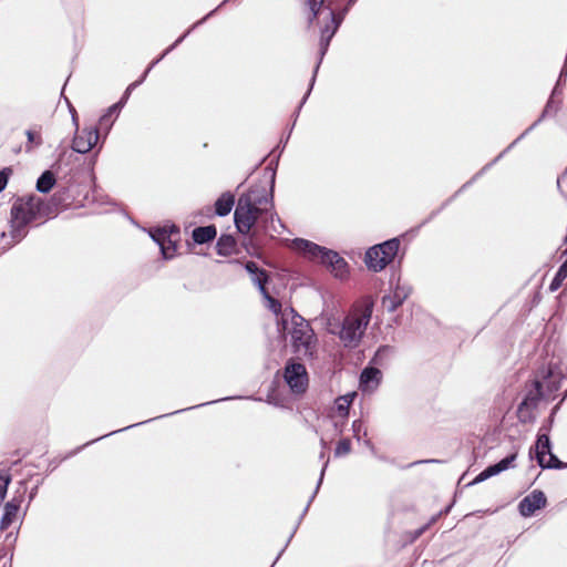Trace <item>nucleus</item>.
<instances>
[{"instance_id": "f257e3e1", "label": "nucleus", "mask_w": 567, "mask_h": 567, "mask_svg": "<svg viewBox=\"0 0 567 567\" xmlns=\"http://www.w3.org/2000/svg\"><path fill=\"white\" fill-rule=\"evenodd\" d=\"M373 306L370 297L362 298L352 306L342 321L329 319L328 332L337 336L344 348H358L371 320Z\"/></svg>"}, {"instance_id": "f03ea898", "label": "nucleus", "mask_w": 567, "mask_h": 567, "mask_svg": "<svg viewBox=\"0 0 567 567\" xmlns=\"http://www.w3.org/2000/svg\"><path fill=\"white\" fill-rule=\"evenodd\" d=\"M286 247L291 248L309 260H320L340 280L346 279L349 275L348 262L334 250L302 238H295L292 240L286 238Z\"/></svg>"}, {"instance_id": "7ed1b4c3", "label": "nucleus", "mask_w": 567, "mask_h": 567, "mask_svg": "<svg viewBox=\"0 0 567 567\" xmlns=\"http://www.w3.org/2000/svg\"><path fill=\"white\" fill-rule=\"evenodd\" d=\"M288 315H290L291 324L289 330L291 353L298 360L313 359L318 349V339L312 327L293 308H286V317ZM287 321L288 318H286Z\"/></svg>"}, {"instance_id": "20e7f679", "label": "nucleus", "mask_w": 567, "mask_h": 567, "mask_svg": "<svg viewBox=\"0 0 567 567\" xmlns=\"http://www.w3.org/2000/svg\"><path fill=\"white\" fill-rule=\"evenodd\" d=\"M309 9L311 11V17L309 18L310 22L313 19L318 21L320 27V42H319V54L320 59L315 69V74L318 71L319 64L328 51L329 44L337 30L339 29L348 8L343 10V12L337 16L328 6H324V0H307Z\"/></svg>"}, {"instance_id": "39448f33", "label": "nucleus", "mask_w": 567, "mask_h": 567, "mask_svg": "<svg viewBox=\"0 0 567 567\" xmlns=\"http://www.w3.org/2000/svg\"><path fill=\"white\" fill-rule=\"evenodd\" d=\"M399 247V239L393 238L369 248L364 258L367 267L375 272L383 270L393 260Z\"/></svg>"}, {"instance_id": "423d86ee", "label": "nucleus", "mask_w": 567, "mask_h": 567, "mask_svg": "<svg viewBox=\"0 0 567 567\" xmlns=\"http://www.w3.org/2000/svg\"><path fill=\"white\" fill-rule=\"evenodd\" d=\"M260 214V208L252 202L250 195L241 196L235 210V223L238 230L247 234Z\"/></svg>"}, {"instance_id": "0eeeda50", "label": "nucleus", "mask_w": 567, "mask_h": 567, "mask_svg": "<svg viewBox=\"0 0 567 567\" xmlns=\"http://www.w3.org/2000/svg\"><path fill=\"white\" fill-rule=\"evenodd\" d=\"M286 385L292 394L300 396L306 393L309 386V375L302 363L290 360L286 363Z\"/></svg>"}, {"instance_id": "6e6552de", "label": "nucleus", "mask_w": 567, "mask_h": 567, "mask_svg": "<svg viewBox=\"0 0 567 567\" xmlns=\"http://www.w3.org/2000/svg\"><path fill=\"white\" fill-rule=\"evenodd\" d=\"M535 454L537 463L542 468H564L567 466V464H564L551 453L550 441L546 434L538 435L535 444Z\"/></svg>"}, {"instance_id": "1a4fd4ad", "label": "nucleus", "mask_w": 567, "mask_h": 567, "mask_svg": "<svg viewBox=\"0 0 567 567\" xmlns=\"http://www.w3.org/2000/svg\"><path fill=\"white\" fill-rule=\"evenodd\" d=\"M561 373L556 368L549 365L542 371V379L535 381V386L540 396L549 395L560 388Z\"/></svg>"}, {"instance_id": "9d476101", "label": "nucleus", "mask_w": 567, "mask_h": 567, "mask_svg": "<svg viewBox=\"0 0 567 567\" xmlns=\"http://www.w3.org/2000/svg\"><path fill=\"white\" fill-rule=\"evenodd\" d=\"M246 269L252 276V281L258 285L259 289L264 293L266 300L268 301V307L276 313L280 311L281 305L277 300H275L266 290L267 276L264 271H260L257 265L252 261L246 264Z\"/></svg>"}, {"instance_id": "9b49d317", "label": "nucleus", "mask_w": 567, "mask_h": 567, "mask_svg": "<svg viewBox=\"0 0 567 567\" xmlns=\"http://www.w3.org/2000/svg\"><path fill=\"white\" fill-rule=\"evenodd\" d=\"M546 496L542 491L535 489L524 497L518 504V511L522 516L530 517L537 509L546 506Z\"/></svg>"}, {"instance_id": "f8f14e48", "label": "nucleus", "mask_w": 567, "mask_h": 567, "mask_svg": "<svg viewBox=\"0 0 567 567\" xmlns=\"http://www.w3.org/2000/svg\"><path fill=\"white\" fill-rule=\"evenodd\" d=\"M35 209L37 207L32 202L16 204L11 210L13 225L16 227H22L32 221L35 217Z\"/></svg>"}, {"instance_id": "ddd939ff", "label": "nucleus", "mask_w": 567, "mask_h": 567, "mask_svg": "<svg viewBox=\"0 0 567 567\" xmlns=\"http://www.w3.org/2000/svg\"><path fill=\"white\" fill-rule=\"evenodd\" d=\"M517 457V452L512 453L511 455L506 456L502 461H499L496 464L487 466L483 472H481L471 483V485L478 484L481 482H484L485 480L495 476L509 467H513L514 462Z\"/></svg>"}, {"instance_id": "4468645a", "label": "nucleus", "mask_w": 567, "mask_h": 567, "mask_svg": "<svg viewBox=\"0 0 567 567\" xmlns=\"http://www.w3.org/2000/svg\"><path fill=\"white\" fill-rule=\"evenodd\" d=\"M382 372L378 368L367 367L360 374V390L367 393H373L380 385Z\"/></svg>"}, {"instance_id": "2eb2a0df", "label": "nucleus", "mask_w": 567, "mask_h": 567, "mask_svg": "<svg viewBox=\"0 0 567 567\" xmlns=\"http://www.w3.org/2000/svg\"><path fill=\"white\" fill-rule=\"evenodd\" d=\"M99 140V133L95 130H82L78 132L73 140V150L78 153H87L96 144Z\"/></svg>"}, {"instance_id": "dca6fc26", "label": "nucleus", "mask_w": 567, "mask_h": 567, "mask_svg": "<svg viewBox=\"0 0 567 567\" xmlns=\"http://www.w3.org/2000/svg\"><path fill=\"white\" fill-rule=\"evenodd\" d=\"M410 292L411 289L409 287L396 285L391 295L382 298V305L388 311L393 312L403 303Z\"/></svg>"}, {"instance_id": "f3484780", "label": "nucleus", "mask_w": 567, "mask_h": 567, "mask_svg": "<svg viewBox=\"0 0 567 567\" xmlns=\"http://www.w3.org/2000/svg\"><path fill=\"white\" fill-rule=\"evenodd\" d=\"M235 199L229 193L223 194L215 203V212L219 216H225L233 209Z\"/></svg>"}, {"instance_id": "a211bd4d", "label": "nucleus", "mask_w": 567, "mask_h": 567, "mask_svg": "<svg viewBox=\"0 0 567 567\" xmlns=\"http://www.w3.org/2000/svg\"><path fill=\"white\" fill-rule=\"evenodd\" d=\"M214 226L198 227L193 230V239L198 244L207 243L216 237Z\"/></svg>"}, {"instance_id": "6ab92c4d", "label": "nucleus", "mask_w": 567, "mask_h": 567, "mask_svg": "<svg viewBox=\"0 0 567 567\" xmlns=\"http://www.w3.org/2000/svg\"><path fill=\"white\" fill-rule=\"evenodd\" d=\"M557 109L558 106H555L554 105V100L553 97L547 102L546 104V107L542 114V116L535 122L533 123L517 140H515L509 146L508 148H511L513 145H515L520 138H523L526 134H528L532 130H534L538 123L545 117L547 116L548 114H554L557 112Z\"/></svg>"}, {"instance_id": "aec40b11", "label": "nucleus", "mask_w": 567, "mask_h": 567, "mask_svg": "<svg viewBox=\"0 0 567 567\" xmlns=\"http://www.w3.org/2000/svg\"><path fill=\"white\" fill-rule=\"evenodd\" d=\"M19 507L12 503L4 506V513L1 518V529H7L17 518Z\"/></svg>"}, {"instance_id": "412c9836", "label": "nucleus", "mask_w": 567, "mask_h": 567, "mask_svg": "<svg viewBox=\"0 0 567 567\" xmlns=\"http://www.w3.org/2000/svg\"><path fill=\"white\" fill-rule=\"evenodd\" d=\"M54 184H55L54 175L50 171H47L38 179L37 188L41 193H48L52 189Z\"/></svg>"}, {"instance_id": "4be33fe9", "label": "nucleus", "mask_w": 567, "mask_h": 567, "mask_svg": "<svg viewBox=\"0 0 567 567\" xmlns=\"http://www.w3.org/2000/svg\"><path fill=\"white\" fill-rule=\"evenodd\" d=\"M566 277H567V262H563L549 285V290L556 291L557 289H559L563 281L566 279Z\"/></svg>"}, {"instance_id": "5701e85b", "label": "nucleus", "mask_w": 567, "mask_h": 567, "mask_svg": "<svg viewBox=\"0 0 567 567\" xmlns=\"http://www.w3.org/2000/svg\"><path fill=\"white\" fill-rule=\"evenodd\" d=\"M351 401L352 396L350 395H343L337 400V411L340 416L344 417L348 415Z\"/></svg>"}, {"instance_id": "b1692460", "label": "nucleus", "mask_w": 567, "mask_h": 567, "mask_svg": "<svg viewBox=\"0 0 567 567\" xmlns=\"http://www.w3.org/2000/svg\"><path fill=\"white\" fill-rule=\"evenodd\" d=\"M153 238L161 245L163 256L168 259L173 257V252L171 251V247L166 246L164 243V233L158 231L156 235H153Z\"/></svg>"}, {"instance_id": "393cba45", "label": "nucleus", "mask_w": 567, "mask_h": 567, "mask_svg": "<svg viewBox=\"0 0 567 567\" xmlns=\"http://www.w3.org/2000/svg\"><path fill=\"white\" fill-rule=\"evenodd\" d=\"M351 450V443L348 439L341 440L334 451L336 456L347 455Z\"/></svg>"}, {"instance_id": "a878e982", "label": "nucleus", "mask_w": 567, "mask_h": 567, "mask_svg": "<svg viewBox=\"0 0 567 567\" xmlns=\"http://www.w3.org/2000/svg\"><path fill=\"white\" fill-rule=\"evenodd\" d=\"M352 429L354 436L357 437L358 441L361 440V433L363 434V436H367V429L364 427L362 421L355 420L352 424Z\"/></svg>"}, {"instance_id": "bb28decb", "label": "nucleus", "mask_w": 567, "mask_h": 567, "mask_svg": "<svg viewBox=\"0 0 567 567\" xmlns=\"http://www.w3.org/2000/svg\"><path fill=\"white\" fill-rule=\"evenodd\" d=\"M10 483L9 476H0V498H4Z\"/></svg>"}, {"instance_id": "cd10ccee", "label": "nucleus", "mask_w": 567, "mask_h": 567, "mask_svg": "<svg viewBox=\"0 0 567 567\" xmlns=\"http://www.w3.org/2000/svg\"><path fill=\"white\" fill-rule=\"evenodd\" d=\"M388 351H390V348H389V347H382V348H380V349L377 351V353H375L374 358L372 359V361H373L374 363H379V362H380V358L383 355V353H385V352H388Z\"/></svg>"}, {"instance_id": "c85d7f7f", "label": "nucleus", "mask_w": 567, "mask_h": 567, "mask_svg": "<svg viewBox=\"0 0 567 567\" xmlns=\"http://www.w3.org/2000/svg\"><path fill=\"white\" fill-rule=\"evenodd\" d=\"M8 183V174L6 171L0 172V192L6 187Z\"/></svg>"}, {"instance_id": "c756f323", "label": "nucleus", "mask_w": 567, "mask_h": 567, "mask_svg": "<svg viewBox=\"0 0 567 567\" xmlns=\"http://www.w3.org/2000/svg\"><path fill=\"white\" fill-rule=\"evenodd\" d=\"M327 466H328V461L324 463V465H323V467L321 470V474H320V478H319V482H318V486H320V484H321V482L323 480V475H324V471H326Z\"/></svg>"}, {"instance_id": "7c9ffc66", "label": "nucleus", "mask_w": 567, "mask_h": 567, "mask_svg": "<svg viewBox=\"0 0 567 567\" xmlns=\"http://www.w3.org/2000/svg\"><path fill=\"white\" fill-rule=\"evenodd\" d=\"M27 135H28L29 141L32 142L33 138H34L33 133L32 132H28Z\"/></svg>"}, {"instance_id": "2f4dec72", "label": "nucleus", "mask_w": 567, "mask_h": 567, "mask_svg": "<svg viewBox=\"0 0 567 567\" xmlns=\"http://www.w3.org/2000/svg\"><path fill=\"white\" fill-rule=\"evenodd\" d=\"M364 444H365L368 447L373 449V445H372V443H371V441H370V440H364Z\"/></svg>"}, {"instance_id": "473e14b6", "label": "nucleus", "mask_w": 567, "mask_h": 567, "mask_svg": "<svg viewBox=\"0 0 567 567\" xmlns=\"http://www.w3.org/2000/svg\"><path fill=\"white\" fill-rule=\"evenodd\" d=\"M224 241H225V243H228V244H231L230 238H226V239H220L219 245H220L221 243H224Z\"/></svg>"}, {"instance_id": "72a5a7b5", "label": "nucleus", "mask_w": 567, "mask_h": 567, "mask_svg": "<svg viewBox=\"0 0 567 567\" xmlns=\"http://www.w3.org/2000/svg\"><path fill=\"white\" fill-rule=\"evenodd\" d=\"M310 90H311V87L307 91V94L305 95L303 100L301 101L300 106L302 105V103H303V102H305V100L307 99L308 94H310Z\"/></svg>"}, {"instance_id": "f704fd0d", "label": "nucleus", "mask_w": 567, "mask_h": 567, "mask_svg": "<svg viewBox=\"0 0 567 567\" xmlns=\"http://www.w3.org/2000/svg\"><path fill=\"white\" fill-rule=\"evenodd\" d=\"M354 2H355V0H350L349 6L353 4Z\"/></svg>"}, {"instance_id": "c9c22d12", "label": "nucleus", "mask_w": 567, "mask_h": 567, "mask_svg": "<svg viewBox=\"0 0 567 567\" xmlns=\"http://www.w3.org/2000/svg\"><path fill=\"white\" fill-rule=\"evenodd\" d=\"M427 462L433 463V462H437V461L436 460H429Z\"/></svg>"}, {"instance_id": "e433bc0d", "label": "nucleus", "mask_w": 567, "mask_h": 567, "mask_svg": "<svg viewBox=\"0 0 567 567\" xmlns=\"http://www.w3.org/2000/svg\"><path fill=\"white\" fill-rule=\"evenodd\" d=\"M564 262H567V259Z\"/></svg>"}]
</instances>
